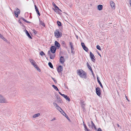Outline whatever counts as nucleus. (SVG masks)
<instances>
[{
  "label": "nucleus",
  "mask_w": 131,
  "mask_h": 131,
  "mask_svg": "<svg viewBox=\"0 0 131 131\" xmlns=\"http://www.w3.org/2000/svg\"><path fill=\"white\" fill-rule=\"evenodd\" d=\"M57 100L58 103H62V100L60 98V97L57 96Z\"/></svg>",
  "instance_id": "obj_14"
},
{
  "label": "nucleus",
  "mask_w": 131,
  "mask_h": 131,
  "mask_svg": "<svg viewBox=\"0 0 131 131\" xmlns=\"http://www.w3.org/2000/svg\"><path fill=\"white\" fill-rule=\"evenodd\" d=\"M0 37L4 40H5V38L0 33Z\"/></svg>",
  "instance_id": "obj_35"
},
{
  "label": "nucleus",
  "mask_w": 131,
  "mask_h": 131,
  "mask_svg": "<svg viewBox=\"0 0 131 131\" xmlns=\"http://www.w3.org/2000/svg\"><path fill=\"white\" fill-rule=\"evenodd\" d=\"M91 123L92 124L91 127L93 129L94 128L96 130L97 129L96 127V126L93 123L92 121H91Z\"/></svg>",
  "instance_id": "obj_16"
},
{
  "label": "nucleus",
  "mask_w": 131,
  "mask_h": 131,
  "mask_svg": "<svg viewBox=\"0 0 131 131\" xmlns=\"http://www.w3.org/2000/svg\"><path fill=\"white\" fill-rule=\"evenodd\" d=\"M63 70V68L61 66H59L57 68V70L59 73L61 72Z\"/></svg>",
  "instance_id": "obj_9"
},
{
  "label": "nucleus",
  "mask_w": 131,
  "mask_h": 131,
  "mask_svg": "<svg viewBox=\"0 0 131 131\" xmlns=\"http://www.w3.org/2000/svg\"><path fill=\"white\" fill-rule=\"evenodd\" d=\"M21 19L25 22H26L27 21V20L24 19L23 17H21Z\"/></svg>",
  "instance_id": "obj_41"
},
{
  "label": "nucleus",
  "mask_w": 131,
  "mask_h": 131,
  "mask_svg": "<svg viewBox=\"0 0 131 131\" xmlns=\"http://www.w3.org/2000/svg\"><path fill=\"white\" fill-rule=\"evenodd\" d=\"M96 48H97L100 50H101V48L100 47L99 45H97L96 46Z\"/></svg>",
  "instance_id": "obj_32"
},
{
  "label": "nucleus",
  "mask_w": 131,
  "mask_h": 131,
  "mask_svg": "<svg viewBox=\"0 0 131 131\" xmlns=\"http://www.w3.org/2000/svg\"><path fill=\"white\" fill-rule=\"evenodd\" d=\"M87 64L89 70L90 69H91V66L88 63V62H87Z\"/></svg>",
  "instance_id": "obj_34"
},
{
  "label": "nucleus",
  "mask_w": 131,
  "mask_h": 131,
  "mask_svg": "<svg viewBox=\"0 0 131 131\" xmlns=\"http://www.w3.org/2000/svg\"><path fill=\"white\" fill-rule=\"evenodd\" d=\"M90 56L92 61L94 62L95 60V58L94 54L91 52H90Z\"/></svg>",
  "instance_id": "obj_7"
},
{
  "label": "nucleus",
  "mask_w": 131,
  "mask_h": 131,
  "mask_svg": "<svg viewBox=\"0 0 131 131\" xmlns=\"http://www.w3.org/2000/svg\"><path fill=\"white\" fill-rule=\"evenodd\" d=\"M56 48L54 46H52L50 48V52L52 53H54L56 51Z\"/></svg>",
  "instance_id": "obj_6"
},
{
  "label": "nucleus",
  "mask_w": 131,
  "mask_h": 131,
  "mask_svg": "<svg viewBox=\"0 0 131 131\" xmlns=\"http://www.w3.org/2000/svg\"><path fill=\"white\" fill-rule=\"evenodd\" d=\"M110 4L111 7L114 9L115 8V3L112 1L110 2Z\"/></svg>",
  "instance_id": "obj_12"
},
{
  "label": "nucleus",
  "mask_w": 131,
  "mask_h": 131,
  "mask_svg": "<svg viewBox=\"0 0 131 131\" xmlns=\"http://www.w3.org/2000/svg\"><path fill=\"white\" fill-rule=\"evenodd\" d=\"M64 116H65V115H64L62 113V111L60 110V111H59Z\"/></svg>",
  "instance_id": "obj_51"
},
{
  "label": "nucleus",
  "mask_w": 131,
  "mask_h": 131,
  "mask_svg": "<svg viewBox=\"0 0 131 131\" xmlns=\"http://www.w3.org/2000/svg\"><path fill=\"white\" fill-rule=\"evenodd\" d=\"M14 12L15 13H16L19 14H20V10L18 8H16V11H14Z\"/></svg>",
  "instance_id": "obj_20"
},
{
  "label": "nucleus",
  "mask_w": 131,
  "mask_h": 131,
  "mask_svg": "<svg viewBox=\"0 0 131 131\" xmlns=\"http://www.w3.org/2000/svg\"><path fill=\"white\" fill-rule=\"evenodd\" d=\"M85 131H89V130L87 128V126L86 127H84Z\"/></svg>",
  "instance_id": "obj_38"
},
{
  "label": "nucleus",
  "mask_w": 131,
  "mask_h": 131,
  "mask_svg": "<svg viewBox=\"0 0 131 131\" xmlns=\"http://www.w3.org/2000/svg\"><path fill=\"white\" fill-rule=\"evenodd\" d=\"M61 44L63 47H65L66 46V44L65 41H61Z\"/></svg>",
  "instance_id": "obj_22"
},
{
  "label": "nucleus",
  "mask_w": 131,
  "mask_h": 131,
  "mask_svg": "<svg viewBox=\"0 0 131 131\" xmlns=\"http://www.w3.org/2000/svg\"><path fill=\"white\" fill-rule=\"evenodd\" d=\"M51 78L53 80L54 82L55 83H57V81L56 80H55V79H54V78H53L52 77H51Z\"/></svg>",
  "instance_id": "obj_36"
},
{
  "label": "nucleus",
  "mask_w": 131,
  "mask_h": 131,
  "mask_svg": "<svg viewBox=\"0 0 131 131\" xmlns=\"http://www.w3.org/2000/svg\"><path fill=\"white\" fill-rule=\"evenodd\" d=\"M39 21L40 22V24L41 25H42L44 27L45 26V24L43 23V22L41 20H39Z\"/></svg>",
  "instance_id": "obj_27"
},
{
  "label": "nucleus",
  "mask_w": 131,
  "mask_h": 131,
  "mask_svg": "<svg viewBox=\"0 0 131 131\" xmlns=\"http://www.w3.org/2000/svg\"><path fill=\"white\" fill-rule=\"evenodd\" d=\"M15 16L17 17H18V14H17L16 13H15Z\"/></svg>",
  "instance_id": "obj_43"
},
{
  "label": "nucleus",
  "mask_w": 131,
  "mask_h": 131,
  "mask_svg": "<svg viewBox=\"0 0 131 131\" xmlns=\"http://www.w3.org/2000/svg\"><path fill=\"white\" fill-rule=\"evenodd\" d=\"M54 45L57 48H59L60 46V44L57 41H55Z\"/></svg>",
  "instance_id": "obj_10"
},
{
  "label": "nucleus",
  "mask_w": 131,
  "mask_h": 131,
  "mask_svg": "<svg viewBox=\"0 0 131 131\" xmlns=\"http://www.w3.org/2000/svg\"><path fill=\"white\" fill-rule=\"evenodd\" d=\"M83 49L86 51H87L88 50V48H87V47H86L85 46H84V47H83Z\"/></svg>",
  "instance_id": "obj_29"
},
{
  "label": "nucleus",
  "mask_w": 131,
  "mask_h": 131,
  "mask_svg": "<svg viewBox=\"0 0 131 131\" xmlns=\"http://www.w3.org/2000/svg\"><path fill=\"white\" fill-rule=\"evenodd\" d=\"M54 7L55 8H53V9L54 11L56 12V11L57 10L59 9V8L58 7L56 6V5L54 6Z\"/></svg>",
  "instance_id": "obj_24"
},
{
  "label": "nucleus",
  "mask_w": 131,
  "mask_h": 131,
  "mask_svg": "<svg viewBox=\"0 0 131 131\" xmlns=\"http://www.w3.org/2000/svg\"><path fill=\"white\" fill-rule=\"evenodd\" d=\"M19 21V22L20 24H21V21H20L19 20V21Z\"/></svg>",
  "instance_id": "obj_57"
},
{
  "label": "nucleus",
  "mask_w": 131,
  "mask_h": 131,
  "mask_svg": "<svg viewBox=\"0 0 131 131\" xmlns=\"http://www.w3.org/2000/svg\"><path fill=\"white\" fill-rule=\"evenodd\" d=\"M54 7L55 8H53V9L54 11L56 12V11L57 10L59 9V8L58 7L56 6V5L54 6Z\"/></svg>",
  "instance_id": "obj_23"
},
{
  "label": "nucleus",
  "mask_w": 131,
  "mask_h": 131,
  "mask_svg": "<svg viewBox=\"0 0 131 131\" xmlns=\"http://www.w3.org/2000/svg\"><path fill=\"white\" fill-rule=\"evenodd\" d=\"M56 107L59 111H60V110H62V109L58 105Z\"/></svg>",
  "instance_id": "obj_30"
},
{
  "label": "nucleus",
  "mask_w": 131,
  "mask_h": 131,
  "mask_svg": "<svg viewBox=\"0 0 131 131\" xmlns=\"http://www.w3.org/2000/svg\"><path fill=\"white\" fill-rule=\"evenodd\" d=\"M35 10L37 14L39 16H40V14L38 10V9L37 7V6L36 5H35Z\"/></svg>",
  "instance_id": "obj_13"
},
{
  "label": "nucleus",
  "mask_w": 131,
  "mask_h": 131,
  "mask_svg": "<svg viewBox=\"0 0 131 131\" xmlns=\"http://www.w3.org/2000/svg\"><path fill=\"white\" fill-rule=\"evenodd\" d=\"M125 97L126 98V99L128 101H129V100L128 99L127 97L126 96Z\"/></svg>",
  "instance_id": "obj_52"
},
{
  "label": "nucleus",
  "mask_w": 131,
  "mask_h": 131,
  "mask_svg": "<svg viewBox=\"0 0 131 131\" xmlns=\"http://www.w3.org/2000/svg\"><path fill=\"white\" fill-rule=\"evenodd\" d=\"M7 101L1 95H0V103H7Z\"/></svg>",
  "instance_id": "obj_5"
},
{
  "label": "nucleus",
  "mask_w": 131,
  "mask_h": 131,
  "mask_svg": "<svg viewBox=\"0 0 131 131\" xmlns=\"http://www.w3.org/2000/svg\"><path fill=\"white\" fill-rule=\"evenodd\" d=\"M77 38H78V36H77V37H76Z\"/></svg>",
  "instance_id": "obj_60"
},
{
  "label": "nucleus",
  "mask_w": 131,
  "mask_h": 131,
  "mask_svg": "<svg viewBox=\"0 0 131 131\" xmlns=\"http://www.w3.org/2000/svg\"><path fill=\"white\" fill-rule=\"evenodd\" d=\"M26 30V35H27V36H28V37L29 38H30L31 39H32V38L31 36H30V35L29 34V33H28V31L27 30Z\"/></svg>",
  "instance_id": "obj_19"
},
{
  "label": "nucleus",
  "mask_w": 131,
  "mask_h": 131,
  "mask_svg": "<svg viewBox=\"0 0 131 131\" xmlns=\"http://www.w3.org/2000/svg\"><path fill=\"white\" fill-rule=\"evenodd\" d=\"M52 53H51L50 50L48 51V55L50 57V58L51 59H53L55 57V54Z\"/></svg>",
  "instance_id": "obj_4"
},
{
  "label": "nucleus",
  "mask_w": 131,
  "mask_h": 131,
  "mask_svg": "<svg viewBox=\"0 0 131 131\" xmlns=\"http://www.w3.org/2000/svg\"><path fill=\"white\" fill-rule=\"evenodd\" d=\"M52 87H53V88L56 91H59V90L57 86H55V85H52Z\"/></svg>",
  "instance_id": "obj_21"
},
{
  "label": "nucleus",
  "mask_w": 131,
  "mask_h": 131,
  "mask_svg": "<svg viewBox=\"0 0 131 131\" xmlns=\"http://www.w3.org/2000/svg\"><path fill=\"white\" fill-rule=\"evenodd\" d=\"M64 61V57L63 56H61L60 58V62L62 64L63 63Z\"/></svg>",
  "instance_id": "obj_15"
},
{
  "label": "nucleus",
  "mask_w": 131,
  "mask_h": 131,
  "mask_svg": "<svg viewBox=\"0 0 131 131\" xmlns=\"http://www.w3.org/2000/svg\"><path fill=\"white\" fill-rule=\"evenodd\" d=\"M96 93L99 96L101 94V91L99 88H97L96 89Z\"/></svg>",
  "instance_id": "obj_8"
},
{
  "label": "nucleus",
  "mask_w": 131,
  "mask_h": 131,
  "mask_svg": "<svg viewBox=\"0 0 131 131\" xmlns=\"http://www.w3.org/2000/svg\"><path fill=\"white\" fill-rule=\"evenodd\" d=\"M90 71H91V72L92 73V75H94V74L93 73V70H92V68L91 69H90Z\"/></svg>",
  "instance_id": "obj_42"
},
{
  "label": "nucleus",
  "mask_w": 131,
  "mask_h": 131,
  "mask_svg": "<svg viewBox=\"0 0 131 131\" xmlns=\"http://www.w3.org/2000/svg\"><path fill=\"white\" fill-rule=\"evenodd\" d=\"M77 74L82 78L85 79L86 78V73L82 70H78Z\"/></svg>",
  "instance_id": "obj_1"
},
{
  "label": "nucleus",
  "mask_w": 131,
  "mask_h": 131,
  "mask_svg": "<svg viewBox=\"0 0 131 131\" xmlns=\"http://www.w3.org/2000/svg\"><path fill=\"white\" fill-rule=\"evenodd\" d=\"M33 32H34V33H35V34H37V31H36V30H34Z\"/></svg>",
  "instance_id": "obj_46"
},
{
  "label": "nucleus",
  "mask_w": 131,
  "mask_h": 131,
  "mask_svg": "<svg viewBox=\"0 0 131 131\" xmlns=\"http://www.w3.org/2000/svg\"><path fill=\"white\" fill-rule=\"evenodd\" d=\"M62 113L64 114L65 115H66V113L64 112L63 110H62Z\"/></svg>",
  "instance_id": "obj_44"
},
{
  "label": "nucleus",
  "mask_w": 131,
  "mask_h": 131,
  "mask_svg": "<svg viewBox=\"0 0 131 131\" xmlns=\"http://www.w3.org/2000/svg\"><path fill=\"white\" fill-rule=\"evenodd\" d=\"M60 11L62 12L61 10V9H59L57 10L56 11V12L58 14H60Z\"/></svg>",
  "instance_id": "obj_33"
},
{
  "label": "nucleus",
  "mask_w": 131,
  "mask_h": 131,
  "mask_svg": "<svg viewBox=\"0 0 131 131\" xmlns=\"http://www.w3.org/2000/svg\"><path fill=\"white\" fill-rule=\"evenodd\" d=\"M48 64L49 66L51 68H53V65L52 63L51 62H49Z\"/></svg>",
  "instance_id": "obj_26"
},
{
  "label": "nucleus",
  "mask_w": 131,
  "mask_h": 131,
  "mask_svg": "<svg viewBox=\"0 0 131 131\" xmlns=\"http://www.w3.org/2000/svg\"><path fill=\"white\" fill-rule=\"evenodd\" d=\"M65 116H66V117L67 118V117H68V116L66 115H65Z\"/></svg>",
  "instance_id": "obj_56"
},
{
  "label": "nucleus",
  "mask_w": 131,
  "mask_h": 131,
  "mask_svg": "<svg viewBox=\"0 0 131 131\" xmlns=\"http://www.w3.org/2000/svg\"><path fill=\"white\" fill-rule=\"evenodd\" d=\"M53 104L56 107H57L58 106V104L56 103H55L54 102L53 103Z\"/></svg>",
  "instance_id": "obj_37"
},
{
  "label": "nucleus",
  "mask_w": 131,
  "mask_h": 131,
  "mask_svg": "<svg viewBox=\"0 0 131 131\" xmlns=\"http://www.w3.org/2000/svg\"><path fill=\"white\" fill-rule=\"evenodd\" d=\"M98 55L100 56V57H101V55L99 53H98Z\"/></svg>",
  "instance_id": "obj_55"
},
{
  "label": "nucleus",
  "mask_w": 131,
  "mask_h": 131,
  "mask_svg": "<svg viewBox=\"0 0 131 131\" xmlns=\"http://www.w3.org/2000/svg\"><path fill=\"white\" fill-rule=\"evenodd\" d=\"M97 78L98 82L99 83L100 86L102 88H103V86L102 84V83L99 79V77L98 76H97Z\"/></svg>",
  "instance_id": "obj_17"
},
{
  "label": "nucleus",
  "mask_w": 131,
  "mask_h": 131,
  "mask_svg": "<svg viewBox=\"0 0 131 131\" xmlns=\"http://www.w3.org/2000/svg\"><path fill=\"white\" fill-rule=\"evenodd\" d=\"M59 93L62 96V95H63V94H62L60 92H59Z\"/></svg>",
  "instance_id": "obj_48"
},
{
  "label": "nucleus",
  "mask_w": 131,
  "mask_h": 131,
  "mask_svg": "<svg viewBox=\"0 0 131 131\" xmlns=\"http://www.w3.org/2000/svg\"><path fill=\"white\" fill-rule=\"evenodd\" d=\"M62 96L64 97L69 102L70 101V100L69 97L67 95L63 94V95H62Z\"/></svg>",
  "instance_id": "obj_11"
},
{
  "label": "nucleus",
  "mask_w": 131,
  "mask_h": 131,
  "mask_svg": "<svg viewBox=\"0 0 131 131\" xmlns=\"http://www.w3.org/2000/svg\"><path fill=\"white\" fill-rule=\"evenodd\" d=\"M81 44L83 48L85 46L84 43L83 42H82Z\"/></svg>",
  "instance_id": "obj_40"
},
{
  "label": "nucleus",
  "mask_w": 131,
  "mask_h": 131,
  "mask_svg": "<svg viewBox=\"0 0 131 131\" xmlns=\"http://www.w3.org/2000/svg\"><path fill=\"white\" fill-rule=\"evenodd\" d=\"M26 23H31V22H29V21H27H27H26Z\"/></svg>",
  "instance_id": "obj_49"
},
{
  "label": "nucleus",
  "mask_w": 131,
  "mask_h": 131,
  "mask_svg": "<svg viewBox=\"0 0 131 131\" xmlns=\"http://www.w3.org/2000/svg\"><path fill=\"white\" fill-rule=\"evenodd\" d=\"M52 5L53 6H55L56 5L53 2L52 3Z\"/></svg>",
  "instance_id": "obj_50"
},
{
  "label": "nucleus",
  "mask_w": 131,
  "mask_h": 131,
  "mask_svg": "<svg viewBox=\"0 0 131 131\" xmlns=\"http://www.w3.org/2000/svg\"><path fill=\"white\" fill-rule=\"evenodd\" d=\"M103 6L102 5H99L97 6V9L99 10H101L102 9Z\"/></svg>",
  "instance_id": "obj_18"
},
{
  "label": "nucleus",
  "mask_w": 131,
  "mask_h": 131,
  "mask_svg": "<svg viewBox=\"0 0 131 131\" xmlns=\"http://www.w3.org/2000/svg\"><path fill=\"white\" fill-rule=\"evenodd\" d=\"M40 115V114L39 113H37L34 115L33 116V117L34 118H36L37 117L39 116Z\"/></svg>",
  "instance_id": "obj_25"
},
{
  "label": "nucleus",
  "mask_w": 131,
  "mask_h": 131,
  "mask_svg": "<svg viewBox=\"0 0 131 131\" xmlns=\"http://www.w3.org/2000/svg\"><path fill=\"white\" fill-rule=\"evenodd\" d=\"M57 24H58V25L59 26H61V23L59 21H57Z\"/></svg>",
  "instance_id": "obj_31"
},
{
  "label": "nucleus",
  "mask_w": 131,
  "mask_h": 131,
  "mask_svg": "<svg viewBox=\"0 0 131 131\" xmlns=\"http://www.w3.org/2000/svg\"><path fill=\"white\" fill-rule=\"evenodd\" d=\"M97 131H102V130L100 128H99L97 130Z\"/></svg>",
  "instance_id": "obj_45"
},
{
  "label": "nucleus",
  "mask_w": 131,
  "mask_h": 131,
  "mask_svg": "<svg viewBox=\"0 0 131 131\" xmlns=\"http://www.w3.org/2000/svg\"><path fill=\"white\" fill-rule=\"evenodd\" d=\"M30 18H32V17H31V16H30Z\"/></svg>",
  "instance_id": "obj_61"
},
{
  "label": "nucleus",
  "mask_w": 131,
  "mask_h": 131,
  "mask_svg": "<svg viewBox=\"0 0 131 131\" xmlns=\"http://www.w3.org/2000/svg\"><path fill=\"white\" fill-rule=\"evenodd\" d=\"M40 54L41 56H42L43 55H45V53L42 51H41L40 52Z\"/></svg>",
  "instance_id": "obj_28"
},
{
  "label": "nucleus",
  "mask_w": 131,
  "mask_h": 131,
  "mask_svg": "<svg viewBox=\"0 0 131 131\" xmlns=\"http://www.w3.org/2000/svg\"><path fill=\"white\" fill-rule=\"evenodd\" d=\"M84 127H86V125H85V124H84Z\"/></svg>",
  "instance_id": "obj_54"
},
{
  "label": "nucleus",
  "mask_w": 131,
  "mask_h": 131,
  "mask_svg": "<svg viewBox=\"0 0 131 131\" xmlns=\"http://www.w3.org/2000/svg\"><path fill=\"white\" fill-rule=\"evenodd\" d=\"M54 35L56 38H59L62 36V34L59 31V29H56L54 32Z\"/></svg>",
  "instance_id": "obj_3"
},
{
  "label": "nucleus",
  "mask_w": 131,
  "mask_h": 131,
  "mask_svg": "<svg viewBox=\"0 0 131 131\" xmlns=\"http://www.w3.org/2000/svg\"><path fill=\"white\" fill-rule=\"evenodd\" d=\"M29 60L31 63L32 65L35 67L38 71H40V70L38 66L37 65L36 62L33 60L31 59H29Z\"/></svg>",
  "instance_id": "obj_2"
},
{
  "label": "nucleus",
  "mask_w": 131,
  "mask_h": 131,
  "mask_svg": "<svg viewBox=\"0 0 131 131\" xmlns=\"http://www.w3.org/2000/svg\"><path fill=\"white\" fill-rule=\"evenodd\" d=\"M117 126H118V127H119V125L118 124H117Z\"/></svg>",
  "instance_id": "obj_58"
},
{
  "label": "nucleus",
  "mask_w": 131,
  "mask_h": 131,
  "mask_svg": "<svg viewBox=\"0 0 131 131\" xmlns=\"http://www.w3.org/2000/svg\"><path fill=\"white\" fill-rule=\"evenodd\" d=\"M56 119L55 118H54L53 119H52L51 120V121H53V120H55Z\"/></svg>",
  "instance_id": "obj_53"
},
{
  "label": "nucleus",
  "mask_w": 131,
  "mask_h": 131,
  "mask_svg": "<svg viewBox=\"0 0 131 131\" xmlns=\"http://www.w3.org/2000/svg\"><path fill=\"white\" fill-rule=\"evenodd\" d=\"M71 50L72 51H73L74 50V48L73 47V46L71 47Z\"/></svg>",
  "instance_id": "obj_47"
},
{
  "label": "nucleus",
  "mask_w": 131,
  "mask_h": 131,
  "mask_svg": "<svg viewBox=\"0 0 131 131\" xmlns=\"http://www.w3.org/2000/svg\"><path fill=\"white\" fill-rule=\"evenodd\" d=\"M69 44L70 45V47L73 46L72 42H70Z\"/></svg>",
  "instance_id": "obj_39"
},
{
  "label": "nucleus",
  "mask_w": 131,
  "mask_h": 131,
  "mask_svg": "<svg viewBox=\"0 0 131 131\" xmlns=\"http://www.w3.org/2000/svg\"><path fill=\"white\" fill-rule=\"evenodd\" d=\"M71 52H72V53H74V52H73V51H71Z\"/></svg>",
  "instance_id": "obj_59"
}]
</instances>
